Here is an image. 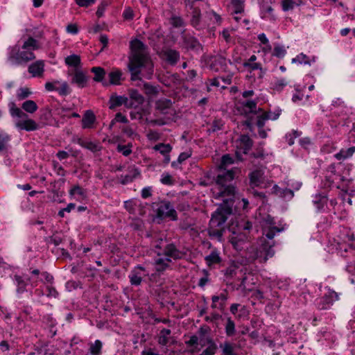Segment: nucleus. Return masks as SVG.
Here are the masks:
<instances>
[{
    "label": "nucleus",
    "instance_id": "43",
    "mask_svg": "<svg viewBox=\"0 0 355 355\" xmlns=\"http://www.w3.org/2000/svg\"><path fill=\"white\" fill-rule=\"evenodd\" d=\"M235 323L231 318H228L225 325V333L228 336H232L235 334Z\"/></svg>",
    "mask_w": 355,
    "mask_h": 355
},
{
    "label": "nucleus",
    "instance_id": "34",
    "mask_svg": "<svg viewBox=\"0 0 355 355\" xmlns=\"http://www.w3.org/2000/svg\"><path fill=\"white\" fill-rule=\"evenodd\" d=\"M355 153V146H352L347 149H341L334 157L338 160H344L352 156Z\"/></svg>",
    "mask_w": 355,
    "mask_h": 355
},
{
    "label": "nucleus",
    "instance_id": "8",
    "mask_svg": "<svg viewBox=\"0 0 355 355\" xmlns=\"http://www.w3.org/2000/svg\"><path fill=\"white\" fill-rule=\"evenodd\" d=\"M157 216L161 219H168L175 221L178 220V213L174 206L166 200L162 201L157 208Z\"/></svg>",
    "mask_w": 355,
    "mask_h": 355
},
{
    "label": "nucleus",
    "instance_id": "35",
    "mask_svg": "<svg viewBox=\"0 0 355 355\" xmlns=\"http://www.w3.org/2000/svg\"><path fill=\"white\" fill-rule=\"evenodd\" d=\"M129 94L131 101H135L136 103L135 105L133 103V107H137L144 103V97L137 89H130Z\"/></svg>",
    "mask_w": 355,
    "mask_h": 355
},
{
    "label": "nucleus",
    "instance_id": "40",
    "mask_svg": "<svg viewBox=\"0 0 355 355\" xmlns=\"http://www.w3.org/2000/svg\"><path fill=\"white\" fill-rule=\"evenodd\" d=\"M234 163L233 158L228 154L224 155L221 157L220 163L219 164L218 170H227V167Z\"/></svg>",
    "mask_w": 355,
    "mask_h": 355
},
{
    "label": "nucleus",
    "instance_id": "24",
    "mask_svg": "<svg viewBox=\"0 0 355 355\" xmlns=\"http://www.w3.org/2000/svg\"><path fill=\"white\" fill-rule=\"evenodd\" d=\"M153 149L156 151H159L165 157V162L168 163L170 161L169 153L172 150V147L170 144L160 143L153 146Z\"/></svg>",
    "mask_w": 355,
    "mask_h": 355
},
{
    "label": "nucleus",
    "instance_id": "36",
    "mask_svg": "<svg viewBox=\"0 0 355 355\" xmlns=\"http://www.w3.org/2000/svg\"><path fill=\"white\" fill-rule=\"evenodd\" d=\"M65 64L69 67H74L75 69H78L80 65V57L78 55L73 54L65 58Z\"/></svg>",
    "mask_w": 355,
    "mask_h": 355
},
{
    "label": "nucleus",
    "instance_id": "32",
    "mask_svg": "<svg viewBox=\"0 0 355 355\" xmlns=\"http://www.w3.org/2000/svg\"><path fill=\"white\" fill-rule=\"evenodd\" d=\"M205 260L208 266L219 263L221 261L219 252L216 250H214L211 253L205 257Z\"/></svg>",
    "mask_w": 355,
    "mask_h": 355
},
{
    "label": "nucleus",
    "instance_id": "37",
    "mask_svg": "<svg viewBox=\"0 0 355 355\" xmlns=\"http://www.w3.org/2000/svg\"><path fill=\"white\" fill-rule=\"evenodd\" d=\"M21 107L25 112L31 114L36 112L38 108L36 103L32 100H27L24 101L22 103Z\"/></svg>",
    "mask_w": 355,
    "mask_h": 355
},
{
    "label": "nucleus",
    "instance_id": "12",
    "mask_svg": "<svg viewBox=\"0 0 355 355\" xmlns=\"http://www.w3.org/2000/svg\"><path fill=\"white\" fill-rule=\"evenodd\" d=\"M249 240V236L247 232H233L230 236V241L236 250H241L243 245Z\"/></svg>",
    "mask_w": 355,
    "mask_h": 355
},
{
    "label": "nucleus",
    "instance_id": "62",
    "mask_svg": "<svg viewBox=\"0 0 355 355\" xmlns=\"http://www.w3.org/2000/svg\"><path fill=\"white\" fill-rule=\"evenodd\" d=\"M203 273L204 276L199 279L198 282V286L202 288H203L209 281L208 272L206 270H203Z\"/></svg>",
    "mask_w": 355,
    "mask_h": 355
},
{
    "label": "nucleus",
    "instance_id": "30",
    "mask_svg": "<svg viewBox=\"0 0 355 355\" xmlns=\"http://www.w3.org/2000/svg\"><path fill=\"white\" fill-rule=\"evenodd\" d=\"M15 280L17 284V291L18 293H22L26 291V286L29 284L27 277L19 275H15Z\"/></svg>",
    "mask_w": 355,
    "mask_h": 355
},
{
    "label": "nucleus",
    "instance_id": "1",
    "mask_svg": "<svg viewBox=\"0 0 355 355\" xmlns=\"http://www.w3.org/2000/svg\"><path fill=\"white\" fill-rule=\"evenodd\" d=\"M236 169L228 171L218 170L216 178L215 184L212 188L213 193L216 198H225L224 205H220L212 214L209 221V234L210 236L220 239L225 230L224 224L227 219V216L232 214V198L235 193V188L232 182L235 177Z\"/></svg>",
    "mask_w": 355,
    "mask_h": 355
},
{
    "label": "nucleus",
    "instance_id": "38",
    "mask_svg": "<svg viewBox=\"0 0 355 355\" xmlns=\"http://www.w3.org/2000/svg\"><path fill=\"white\" fill-rule=\"evenodd\" d=\"M268 119L275 120L277 119V116H271L268 112H262L261 114L257 116V125L259 128H262L264 125L266 121Z\"/></svg>",
    "mask_w": 355,
    "mask_h": 355
},
{
    "label": "nucleus",
    "instance_id": "52",
    "mask_svg": "<svg viewBox=\"0 0 355 355\" xmlns=\"http://www.w3.org/2000/svg\"><path fill=\"white\" fill-rule=\"evenodd\" d=\"M60 87L58 88V92L61 96H67L70 93V89L67 82L60 83Z\"/></svg>",
    "mask_w": 355,
    "mask_h": 355
},
{
    "label": "nucleus",
    "instance_id": "5",
    "mask_svg": "<svg viewBox=\"0 0 355 355\" xmlns=\"http://www.w3.org/2000/svg\"><path fill=\"white\" fill-rule=\"evenodd\" d=\"M157 258L155 259L154 267L157 272H162L169 268L172 259H180L184 254L173 244H167L163 252H157Z\"/></svg>",
    "mask_w": 355,
    "mask_h": 355
},
{
    "label": "nucleus",
    "instance_id": "25",
    "mask_svg": "<svg viewBox=\"0 0 355 355\" xmlns=\"http://www.w3.org/2000/svg\"><path fill=\"white\" fill-rule=\"evenodd\" d=\"M91 71L94 73V80L96 82H101L104 86H107L108 83L103 81L105 75V71L101 67H94L91 69Z\"/></svg>",
    "mask_w": 355,
    "mask_h": 355
},
{
    "label": "nucleus",
    "instance_id": "14",
    "mask_svg": "<svg viewBox=\"0 0 355 355\" xmlns=\"http://www.w3.org/2000/svg\"><path fill=\"white\" fill-rule=\"evenodd\" d=\"M338 299V295L335 291H331L325 294L324 297L320 299L318 302V308L320 310H326L329 309L333 304L334 302Z\"/></svg>",
    "mask_w": 355,
    "mask_h": 355
},
{
    "label": "nucleus",
    "instance_id": "4",
    "mask_svg": "<svg viewBox=\"0 0 355 355\" xmlns=\"http://www.w3.org/2000/svg\"><path fill=\"white\" fill-rule=\"evenodd\" d=\"M39 49L38 42L33 37H28L21 46L15 45L11 49L9 60L16 64H26L35 58L33 51Z\"/></svg>",
    "mask_w": 355,
    "mask_h": 355
},
{
    "label": "nucleus",
    "instance_id": "15",
    "mask_svg": "<svg viewBox=\"0 0 355 355\" xmlns=\"http://www.w3.org/2000/svg\"><path fill=\"white\" fill-rule=\"evenodd\" d=\"M159 55L162 59L171 65H175L180 60V53L175 49L169 48L162 49Z\"/></svg>",
    "mask_w": 355,
    "mask_h": 355
},
{
    "label": "nucleus",
    "instance_id": "39",
    "mask_svg": "<svg viewBox=\"0 0 355 355\" xmlns=\"http://www.w3.org/2000/svg\"><path fill=\"white\" fill-rule=\"evenodd\" d=\"M231 8L233 13H241L243 12L244 10L243 1L241 0H232Z\"/></svg>",
    "mask_w": 355,
    "mask_h": 355
},
{
    "label": "nucleus",
    "instance_id": "49",
    "mask_svg": "<svg viewBox=\"0 0 355 355\" xmlns=\"http://www.w3.org/2000/svg\"><path fill=\"white\" fill-rule=\"evenodd\" d=\"M69 194L71 196L78 195L80 196L82 198H85L86 196L85 190L78 185L73 187L69 191Z\"/></svg>",
    "mask_w": 355,
    "mask_h": 355
},
{
    "label": "nucleus",
    "instance_id": "45",
    "mask_svg": "<svg viewBox=\"0 0 355 355\" xmlns=\"http://www.w3.org/2000/svg\"><path fill=\"white\" fill-rule=\"evenodd\" d=\"M224 125V123L220 119L214 120L212 123L210 125V127L208 129L209 132H215L220 130H222Z\"/></svg>",
    "mask_w": 355,
    "mask_h": 355
},
{
    "label": "nucleus",
    "instance_id": "41",
    "mask_svg": "<svg viewBox=\"0 0 355 355\" xmlns=\"http://www.w3.org/2000/svg\"><path fill=\"white\" fill-rule=\"evenodd\" d=\"M10 140V137L8 134L0 132V153L7 150Z\"/></svg>",
    "mask_w": 355,
    "mask_h": 355
},
{
    "label": "nucleus",
    "instance_id": "22",
    "mask_svg": "<svg viewBox=\"0 0 355 355\" xmlns=\"http://www.w3.org/2000/svg\"><path fill=\"white\" fill-rule=\"evenodd\" d=\"M109 84L119 85L121 84V81L123 80V73L118 69H113L109 73Z\"/></svg>",
    "mask_w": 355,
    "mask_h": 355
},
{
    "label": "nucleus",
    "instance_id": "55",
    "mask_svg": "<svg viewBox=\"0 0 355 355\" xmlns=\"http://www.w3.org/2000/svg\"><path fill=\"white\" fill-rule=\"evenodd\" d=\"M161 182L166 185H172L174 183L173 177L169 173H163L160 180Z\"/></svg>",
    "mask_w": 355,
    "mask_h": 355
},
{
    "label": "nucleus",
    "instance_id": "53",
    "mask_svg": "<svg viewBox=\"0 0 355 355\" xmlns=\"http://www.w3.org/2000/svg\"><path fill=\"white\" fill-rule=\"evenodd\" d=\"M128 119L125 116L123 115L121 113L119 112L115 115L114 119L111 121L110 127L112 128L114 124L116 122H121L123 123H128Z\"/></svg>",
    "mask_w": 355,
    "mask_h": 355
},
{
    "label": "nucleus",
    "instance_id": "33",
    "mask_svg": "<svg viewBox=\"0 0 355 355\" xmlns=\"http://www.w3.org/2000/svg\"><path fill=\"white\" fill-rule=\"evenodd\" d=\"M250 184L253 187L259 186L262 182L263 173L261 171L256 170L249 175Z\"/></svg>",
    "mask_w": 355,
    "mask_h": 355
},
{
    "label": "nucleus",
    "instance_id": "50",
    "mask_svg": "<svg viewBox=\"0 0 355 355\" xmlns=\"http://www.w3.org/2000/svg\"><path fill=\"white\" fill-rule=\"evenodd\" d=\"M286 53L284 46L277 44L274 47L273 55L277 58H283Z\"/></svg>",
    "mask_w": 355,
    "mask_h": 355
},
{
    "label": "nucleus",
    "instance_id": "21",
    "mask_svg": "<svg viewBox=\"0 0 355 355\" xmlns=\"http://www.w3.org/2000/svg\"><path fill=\"white\" fill-rule=\"evenodd\" d=\"M44 71V63L42 60H37L28 67V72L33 77H42Z\"/></svg>",
    "mask_w": 355,
    "mask_h": 355
},
{
    "label": "nucleus",
    "instance_id": "3",
    "mask_svg": "<svg viewBox=\"0 0 355 355\" xmlns=\"http://www.w3.org/2000/svg\"><path fill=\"white\" fill-rule=\"evenodd\" d=\"M260 225L262 236L259 239L257 245H252L248 249L247 256L252 261H257L262 263L274 256L275 252L273 248L276 244L274 237L282 232L284 228L278 227L274 218L270 215L262 216Z\"/></svg>",
    "mask_w": 355,
    "mask_h": 355
},
{
    "label": "nucleus",
    "instance_id": "64",
    "mask_svg": "<svg viewBox=\"0 0 355 355\" xmlns=\"http://www.w3.org/2000/svg\"><path fill=\"white\" fill-rule=\"evenodd\" d=\"M171 24L175 27H181L184 24L183 20L180 17L173 16L171 17Z\"/></svg>",
    "mask_w": 355,
    "mask_h": 355
},
{
    "label": "nucleus",
    "instance_id": "18",
    "mask_svg": "<svg viewBox=\"0 0 355 355\" xmlns=\"http://www.w3.org/2000/svg\"><path fill=\"white\" fill-rule=\"evenodd\" d=\"M88 78L85 72L79 69H75L71 78V83L76 84L78 87L83 88L86 87Z\"/></svg>",
    "mask_w": 355,
    "mask_h": 355
},
{
    "label": "nucleus",
    "instance_id": "63",
    "mask_svg": "<svg viewBox=\"0 0 355 355\" xmlns=\"http://www.w3.org/2000/svg\"><path fill=\"white\" fill-rule=\"evenodd\" d=\"M47 290V294L46 296L49 297H57L58 295V292L56 291V289L51 286H46Z\"/></svg>",
    "mask_w": 355,
    "mask_h": 355
},
{
    "label": "nucleus",
    "instance_id": "23",
    "mask_svg": "<svg viewBox=\"0 0 355 355\" xmlns=\"http://www.w3.org/2000/svg\"><path fill=\"white\" fill-rule=\"evenodd\" d=\"M96 121V116L92 110H87L82 119L83 128H92L94 122Z\"/></svg>",
    "mask_w": 355,
    "mask_h": 355
},
{
    "label": "nucleus",
    "instance_id": "42",
    "mask_svg": "<svg viewBox=\"0 0 355 355\" xmlns=\"http://www.w3.org/2000/svg\"><path fill=\"white\" fill-rule=\"evenodd\" d=\"M220 348L224 355H237L234 352L233 345L229 342H225L223 345H220Z\"/></svg>",
    "mask_w": 355,
    "mask_h": 355
},
{
    "label": "nucleus",
    "instance_id": "44",
    "mask_svg": "<svg viewBox=\"0 0 355 355\" xmlns=\"http://www.w3.org/2000/svg\"><path fill=\"white\" fill-rule=\"evenodd\" d=\"M102 348V343L96 340L94 343L90 344L89 352L92 355H100Z\"/></svg>",
    "mask_w": 355,
    "mask_h": 355
},
{
    "label": "nucleus",
    "instance_id": "27",
    "mask_svg": "<svg viewBox=\"0 0 355 355\" xmlns=\"http://www.w3.org/2000/svg\"><path fill=\"white\" fill-rule=\"evenodd\" d=\"M206 342L207 347L198 355H214L218 348L216 344L209 336L206 338Z\"/></svg>",
    "mask_w": 355,
    "mask_h": 355
},
{
    "label": "nucleus",
    "instance_id": "28",
    "mask_svg": "<svg viewBox=\"0 0 355 355\" xmlns=\"http://www.w3.org/2000/svg\"><path fill=\"white\" fill-rule=\"evenodd\" d=\"M78 144L87 150L96 153L100 151L101 150V146L98 144L90 141L82 140L80 139H78Z\"/></svg>",
    "mask_w": 355,
    "mask_h": 355
},
{
    "label": "nucleus",
    "instance_id": "16",
    "mask_svg": "<svg viewBox=\"0 0 355 355\" xmlns=\"http://www.w3.org/2000/svg\"><path fill=\"white\" fill-rule=\"evenodd\" d=\"M227 299L228 292L227 290L223 291L219 295H213L211 297V308L218 309L221 311H224Z\"/></svg>",
    "mask_w": 355,
    "mask_h": 355
},
{
    "label": "nucleus",
    "instance_id": "31",
    "mask_svg": "<svg viewBox=\"0 0 355 355\" xmlns=\"http://www.w3.org/2000/svg\"><path fill=\"white\" fill-rule=\"evenodd\" d=\"M245 114L257 113V101H245L241 103Z\"/></svg>",
    "mask_w": 355,
    "mask_h": 355
},
{
    "label": "nucleus",
    "instance_id": "48",
    "mask_svg": "<svg viewBox=\"0 0 355 355\" xmlns=\"http://www.w3.org/2000/svg\"><path fill=\"white\" fill-rule=\"evenodd\" d=\"M168 244L166 240L163 238H159L154 241L153 245L157 250V252H163L164 246Z\"/></svg>",
    "mask_w": 355,
    "mask_h": 355
},
{
    "label": "nucleus",
    "instance_id": "13",
    "mask_svg": "<svg viewBox=\"0 0 355 355\" xmlns=\"http://www.w3.org/2000/svg\"><path fill=\"white\" fill-rule=\"evenodd\" d=\"M209 68L216 72L226 71L227 60L221 55H215L210 60Z\"/></svg>",
    "mask_w": 355,
    "mask_h": 355
},
{
    "label": "nucleus",
    "instance_id": "51",
    "mask_svg": "<svg viewBox=\"0 0 355 355\" xmlns=\"http://www.w3.org/2000/svg\"><path fill=\"white\" fill-rule=\"evenodd\" d=\"M131 148V144H128L127 146L119 144L117 146V150L121 153L124 156H128L132 153Z\"/></svg>",
    "mask_w": 355,
    "mask_h": 355
},
{
    "label": "nucleus",
    "instance_id": "61",
    "mask_svg": "<svg viewBox=\"0 0 355 355\" xmlns=\"http://www.w3.org/2000/svg\"><path fill=\"white\" fill-rule=\"evenodd\" d=\"M300 133L298 132L297 130H293L291 134L286 135V139L288 141V144L291 146L294 144V139L300 137Z\"/></svg>",
    "mask_w": 355,
    "mask_h": 355
},
{
    "label": "nucleus",
    "instance_id": "58",
    "mask_svg": "<svg viewBox=\"0 0 355 355\" xmlns=\"http://www.w3.org/2000/svg\"><path fill=\"white\" fill-rule=\"evenodd\" d=\"M60 84L59 80H54L53 82H47L45 83V89L47 91H58V85Z\"/></svg>",
    "mask_w": 355,
    "mask_h": 355
},
{
    "label": "nucleus",
    "instance_id": "10",
    "mask_svg": "<svg viewBox=\"0 0 355 355\" xmlns=\"http://www.w3.org/2000/svg\"><path fill=\"white\" fill-rule=\"evenodd\" d=\"M155 110L157 114H172L173 102L171 99L161 98L155 101Z\"/></svg>",
    "mask_w": 355,
    "mask_h": 355
},
{
    "label": "nucleus",
    "instance_id": "7",
    "mask_svg": "<svg viewBox=\"0 0 355 355\" xmlns=\"http://www.w3.org/2000/svg\"><path fill=\"white\" fill-rule=\"evenodd\" d=\"M9 109L10 115L13 118H18V120L15 123L17 128L26 131H33L38 128L37 123L34 120L29 119L27 114L17 107L14 102L9 103Z\"/></svg>",
    "mask_w": 355,
    "mask_h": 355
},
{
    "label": "nucleus",
    "instance_id": "11",
    "mask_svg": "<svg viewBox=\"0 0 355 355\" xmlns=\"http://www.w3.org/2000/svg\"><path fill=\"white\" fill-rule=\"evenodd\" d=\"M183 46L189 51L200 53L202 51V46L199 41L189 34H184L182 36Z\"/></svg>",
    "mask_w": 355,
    "mask_h": 355
},
{
    "label": "nucleus",
    "instance_id": "56",
    "mask_svg": "<svg viewBox=\"0 0 355 355\" xmlns=\"http://www.w3.org/2000/svg\"><path fill=\"white\" fill-rule=\"evenodd\" d=\"M222 318V315L216 312L211 313L209 315H207L205 320L207 322H216Z\"/></svg>",
    "mask_w": 355,
    "mask_h": 355
},
{
    "label": "nucleus",
    "instance_id": "54",
    "mask_svg": "<svg viewBox=\"0 0 355 355\" xmlns=\"http://www.w3.org/2000/svg\"><path fill=\"white\" fill-rule=\"evenodd\" d=\"M31 92L28 88H20L17 94V97L19 100H23L28 97Z\"/></svg>",
    "mask_w": 355,
    "mask_h": 355
},
{
    "label": "nucleus",
    "instance_id": "6",
    "mask_svg": "<svg viewBox=\"0 0 355 355\" xmlns=\"http://www.w3.org/2000/svg\"><path fill=\"white\" fill-rule=\"evenodd\" d=\"M9 109L10 115L13 118H18V120L15 123L17 128L26 131H33L38 128L37 123L34 120L29 119L27 114L17 107L14 102L9 103Z\"/></svg>",
    "mask_w": 355,
    "mask_h": 355
},
{
    "label": "nucleus",
    "instance_id": "57",
    "mask_svg": "<svg viewBox=\"0 0 355 355\" xmlns=\"http://www.w3.org/2000/svg\"><path fill=\"white\" fill-rule=\"evenodd\" d=\"M282 8L284 11H288L294 8L296 6V3L292 1V0H282Z\"/></svg>",
    "mask_w": 355,
    "mask_h": 355
},
{
    "label": "nucleus",
    "instance_id": "60",
    "mask_svg": "<svg viewBox=\"0 0 355 355\" xmlns=\"http://www.w3.org/2000/svg\"><path fill=\"white\" fill-rule=\"evenodd\" d=\"M136 202L133 200H129L124 202L125 209L130 214L135 213Z\"/></svg>",
    "mask_w": 355,
    "mask_h": 355
},
{
    "label": "nucleus",
    "instance_id": "19",
    "mask_svg": "<svg viewBox=\"0 0 355 355\" xmlns=\"http://www.w3.org/2000/svg\"><path fill=\"white\" fill-rule=\"evenodd\" d=\"M110 109L113 110L115 107L121 105H125L127 107H132L133 103L130 102L128 98L125 96H112L110 97Z\"/></svg>",
    "mask_w": 355,
    "mask_h": 355
},
{
    "label": "nucleus",
    "instance_id": "29",
    "mask_svg": "<svg viewBox=\"0 0 355 355\" xmlns=\"http://www.w3.org/2000/svg\"><path fill=\"white\" fill-rule=\"evenodd\" d=\"M140 176V172L137 168H132L130 170L129 173L121 176V183L126 184L132 182L135 179Z\"/></svg>",
    "mask_w": 355,
    "mask_h": 355
},
{
    "label": "nucleus",
    "instance_id": "26",
    "mask_svg": "<svg viewBox=\"0 0 355 355\" xmlns=\"http://www.w3.org/2000/svg\"><path fill=\"white\" fill-rule=\"evenodd\" d=\"M171 331L168 329H163L160 331L158 337L157 343L162 346L166 345L171 339Z\"/></svg>",
    "mask_w": 355,
    "mask_h": 355
},
{
    "label": "nucleus",
    "instance_id": "17",
    "mask_svg": "<svg viewBox=\"0 0 355 355\" xmlns=\"http://www.w3.org/2000/svg\"><path fill=\"white\" fill-rule=\"evenodd\" d=\"M197 0H186L187 6H189L190 8L193 9L191 12V24L196 28H201L200 24V10L194 7V3Z\"/></svg>",
    "mask_w": 355,
    "mask_h": 355
},
{
    "label": "nucleus",
    "instance_id": "59",
    "mask_svg": "<svg viewBox=\"0 0 355 355\" xmlns=\"http://www.w3.org/2000/svg\"><path fill=\"white\" fill-rule=\"evenodd\" d=\"M287 85L285 79H279L273 85V89L276 91L280 92Z\"/></svg>",
    "mask_w": 355,
    "mask_h": 355
},
{
    "label": "nucleus",
    "instance_id": "9",
    "mask_svg": "<svg viewBox=\"0 0 355 355\" xmlns=\"http://www.w3.org/2000/svg\"><path fill=\"white\" fill-rule=\"evenodd\" d=\"M236 147V155L238 159H242L241 154H247L253 145V141L247 135H241L235 141Z\"/></svg>",
    "mask_w": 355,
    "mask_h": 355
},
{
    "label": "nucleus",
    "instance_id": "2",
    "mask_svg": "<svg viewBox=\"0 0 355 355\" xmlns=\"http://www.w3.org/2000/svg\"><path fill=\"white\" fill-rule=\"evenodd\" d=\"M131 54L129 57L128 68L131 73L130 80L137 81L136 86L141 88L149 101L157 96L159 87L144 82L139 75L150 79L153 74V64L145 45L139 40L130 42Z\"/></svg>",
    "mask_w": 355,
    "mask_h": 355
},
{
    "label": "nucleus",
    "instance_id": "46",
    "mask_svg": "<svg viewBox=\"0 0 355 355\" xmlns=\"http://www.w3.org/2000/svg\"><path fill=\"white\" fill-rule=\"evenodd\" d=\"M292 62H298L300 64L310 65L311 61L305 54L300 53L296 58H293Z\"/></svg>",
    "mask_w": 355,
    "mask_h": 355
},
{
    "label": "nucleus",
    "instance_id": "47",
    "mask_svg": "<svg viewBox=\"0 0 355 355\" xmlns=\"http://www.w3.org/2000/svg\"><path fill=\"white\" fill-rule=\"evenodd\" d=\"M314 205L318 210L322 209L327 203V198L325 196H316L313 200Z\"/></svg>",
    "mask_w": 355,
    "mask_h": 355
},
{
    "label": "nucleus",
    "instance_id": "20",
    "mask_svg": "<svg viewBox=\"0 0 355 355\" xmlns=\"http://www.w3.org/2000/svg\"><path fill=\"white\" fill-rule=\"evenodd\" d=\"M144 268L138 266L134 270H132L130 275V282L132 285L139 286L141 284L142 282V278L145 275H144Z\"/></svg>",
    "mask_w": 355,
    "mask_h": 355
}]
</instances>
